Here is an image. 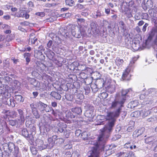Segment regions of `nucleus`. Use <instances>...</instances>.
Returning a JSON list of instances; mask_svg holds the SVG:
<instances>
[{"mask_svg": "<svg viewBox=\"0 0 157 157\" xmlns=\"http://www.w3.org/2000/svg\"><path fill=\"white\" fill-rule=\"evenodd\" d=\"M47 57L51 60L52 59L55 55V53L54 52L49 50L48 51L46 54Z\"/></svg>", "mask_w": 157, "mask_h": 157, "instance_id": "nucleus-20", "label": "nucleus"}, {"mask_svg": "<svg viewBox=\"0 0 157 157\" xmlns=\"http://www.w3.org/2000/svg\"><path fill=\"white\" fill-rule=\"evenodd\" d=\"M70 132L65 130L63 132V135L67 138H68L69 136Z\"/></svg>", "mask_w": 157, "mask_h": 157, "instance_id": "nucleus-42", "label": "nucleus"}, {"mask_svg": "<svg viewBox=\"0 0 157 157\" xmlns=\"http://www.w3.org/2000/svg\"><path fill=\"white\" fill-rule=\"evenodd\" d=\"M100 96L103 99H105L107 97L108 94L106 93L103 92L100 94Z\"/></svg>", "mask_w": 157, "mask_h": 157, "instance_id": "nucleus-47", "label": "nucleus"}, {"mask_svg": "<svg viewBox=\"0 0 157 157\" xmlns=\"http://www.w3.org/2000/svg\"><path fill=\"white\" fill-rule=\"evenodd\" d=\"M125 99L124 97H120L119 98H117L112 103L111 107L112 108H117L115 111L113 112L108 113L106 118L109 121V122L106 125L108 126V128L105 129V132H109L112 130L113 127L114 125L116 118L118 117L121 110V107H123V105L125 101Z\"/></svg>", "mask_w": 157, "mask_h": 157, "instance_id": "nucleus-2", "label": "nucleus"}, {"mask_svg": "<svg viewBox=\"0 0 157 157\" xmlns=\"http://www.w3.org/2000/svg\"><path fill=\"white\" fill-rule=\"evenodd\" d=\"M48 144L47 143H44L43 140H40L38 145V149L41 151L48 147Z\"/></svg>", "mask_w": 157, "mask_h": 157, "instance_id": "nucleus-7", "label": "nucleus"}, {"mask_svg": "<svg viewBox=\"0 0 157 157\" xmlns=\"http://www.w3.org/2000/svg\"><path fill=\"white\" fill-rule=\"evenodd\" d=\"M32 112L34 115L36 117V118L38 119L40 117V115L38 114L36 110H33Z\"/></svg>", "mask_w": 157, "mask_h": 157, "instance_id": "nucleus-43", "label": "nucleus"}, {"mask_svg": "<svg viewBox=\"0 0 157 157\" xmlns=\"http://www.w3.org/2000/svg\"><path fill=\"white\" fill-rule=\"evenodd\" d=\"M134 155V154L132 151H129L128 152H125L124 156L125 157H130L131 156Z\"/></svg>", "mask_w": 157, "mask_h": 157, "instance_id": "nucleus-32", "label": "nucleus"}, {"mask_svg": "<svg viewBox=\"0 0 157 157\" xmlns=\"http://www.w3.org/2000/svg\"><path fill=\"white\" fill-rule=\"evenodd\" d=\"M21 135L28 139L32 141L34 140L33 135L32 134H29L26 128H23L21 131Z\"/></svg>", "mask_w": 157, "mask_h": 157, "instance_id": "nucleus-5", "label": "nucleus"}, {"mask_svg": "<svg viewBox=\"0 0 157 157\" xmlns=\"http://www.w3.org/2000/svg\"><path fill=\"white\" fill-rule=\"evenodd\" d=\"M140 41L138 40H135L134 42H133L132 47V48L135 51H137L140 47Z\"/></svg>", "mask_w": 157, "mask_h": 157, "instance_id": "nucleus-11", "label": "nucleus"}, {"mask_svg": "<svg viewBox=\"0 0 157 157\" xmlns=\"http://www.w3.org/2000/svg\"><path fill=\"white\" fill-rule=\"evenodd\" d=\"M138 104V103L137 101H131L128 104V107L131 109L133 108L136 107Z\"/></svg>", "mask_w": 157, "mask_h": 157, "instance_id": "nucleus-21", "label": "nucleus"}, {"mask_svg": "<svg viewBox=\"0 0 157 157\" xmlns=\"http://www.w3.org/2000/svg\"><path fill=\"white\" fill-rule=\"evenodd\" d=\"M124 62V60L123 59H121L117 57L116 60V63L117 65L119 67H121Z\"/></svg>", "mask_w": 157, "mask_h": 157, "instance_id": "nucleus-22", "label": "nucleus"}, {"mask_svg": "<svg viewBox=\"0 0 157 157\" xmlns=\"http://www.w3.org/2000/svg\"><path fill=\"white\" fill-rule=\"evenodd\" d=\"M74 1L72 0H66L65 1L66 4L71 6L74 5Z\"/></svg>", "mask_w": 157, "mask_h": 157, "instance_id": "nucleus-30", "label": "nucleus"}, {"mask_svg": "<svg viewBox=\"0 0 157 157\" xmlns=\"http://www.w3.org/2000/svg\"><path fill=\"white\" fill-rule=\"evenodd\" d=\"M30 150L32 153L33 155H36L37 153V151L35 148L34 147H32L30 148Z\"/></svg>", "mask_w": 157, "mask_h": 157, "instance_id": "nucleus-40", "label": "nucleus"}, {"mask_svg": "<svg viewBox=\"0 0 157 157\" xmlns=\"http://www.w3.org/2000/svg\"><path fill=\"white\" fill-rule=\"evenodd\" d=\"M15 99L17 101L18 103L22 102L23 101L22 97L21 95H15Z\"/></svg>", "mask_w": 157, "mask_h": 157, "instance_id": "nucleus-25", "label": "nucleus"}, {"mask_svg": "<svg viewBox=\"0 0 157 157\" xmlns=\"http://www.w3.org/2000/svg\"><path fill=\"white\" fill-rule=\"evenodd\" d=\"M10 115L12 116L13 117H15L17 115V113L15 111H12L10 112Z\"/></svg>", "mask_w": 157, "mask_h": 157, "instance_id": "nucleus-50", "label": "nucleus"}, {"mask_svg": "<svg viewBox=\"0 0 157 157\" xmlns=\"http://www.w3.org/2000/svg\"><path fill=\"white\" fill-rule=\"evenodd\" d=\"M63 153L64 154H65L66 156H67V157H70V156L71 155V152H70L69 151H63Z\"/></svg>", "mask_w": 157, "mask_h": 157, "instance_id": "nucleus-55", "label": "nucleus"}, {"mask_svg": "<svg viewBox=\"0 0 157 157\" xmlns=\"http://www.w3.org/2000/svg\"><path fill=\"white\" fill-rule=\"evenodd\" d=\"M148 25V24L147 23H146L143 26L142 29V31L143 32H145L146 31L147 27Z\"/></svg>", "mask_w": 157, "mask_h": 157, "instance_id": "nucleus-59", "label": "nucleus"}, {"mask_svg": "<svg viewBox=\"0 0 157 157\" xmlns=\"http://www.w3.org/2000/svg\"><path fill=\"white\" fill-rule=\"evenodd\" d=\"M24 14H23V16L22 17H25L26 19L29 18V15L24 10Z\"/></svg>", "mask_w": 157, "mask_h": 157, "instance_id": "nucleus-53", "label": "nucleus"}, {"mask_svg": "<svg viewBox=\"0 0 157 157\" xmlns=\"http://www.w3.org/2000/svg\"><path fill=\"white\" fill-rule=\"evenodd\" d=\"M48 140L49 143V144H48V148H52L54 145L55 141L52 137L49 138Z\"/></svg>", "mask_w": 157, "mask_h": 157, "instance_id": "nucleus-19", "label": "nucleus"}, {"mask_svg": "<svg viewBox=\"0 0 157 157\" xmlns=\"http://www.w3.org/2000/svg\"><path fill=\"white\" fill-rule=\"evenodd\" d=\"M151 111L149 110L143 109L141 110V116L145 118L150 114Z\"/></svg>", "mask_w": 157, "mask_h": 157, "instance_id": "nucleus-16", "label": "nucleus"}, {"mask_svg": "<svg viewBox=\"0 0 157 157\" xmlns=\"http://www.w3.org/2000/svg\"><path fill=\"white\" fill-rule=\"evenodd\" d=\"M70 157H80L79 151H74L71 154Z\"/></svg>", "mask_w": 157, "mask_h": 157, "instance_id": "nucleus-26", "label": "nucleus"}, {"mask_svg": "<svg viewBox=\"0 0 157 157\" xmlns=\"http://www.w3.org/2000/svg\"><path fill=\"white\" fill-rule=\"evenodd\" d=\"M114 87L113 86L112 87H109L108 88V90L109 92H110L111 93H113L115 91Z\"/></svg>", "mask_w": 157, "mask_h": 157, "instance_id": "nucleus-56", "label": "nucleus"}, {"mask_svg": "<svg viewBox=\"0 0 157 157\" xmlns=\"http://www.w3.org/2000/svg\"><path fill=\"white\" fill-rule=\"evenodd\" d=\"M35 14L40 17H43L45 15V13L44 12H37L35 13Z\"/></svg>", "mask_w": 157, "mask_h": 157, "instance_id": "nucleus-57", "label": "nucleus"}, {"mask_svg": "<svg viewBox=\"0 0 157 157\" xmlns=\"http://www.w3.org/2000/svg\"><path fill=\"white\" fill-rule=\"evenodd\" d=\"M110 152H111V151L109 149L108 150H107L106 151V152L105 153V157L106 156H107L108 155H109L111 154L112 153H111Z\"/></svg>", "mask_w": 157, "mask_h": 157, "instance_id": "nucleus-62", "label": "nucleus"}, {"mask_svg": "<svg viewBox=\"0 0 157 157\" xmlns=\"http://www.w3.org/2000/svg\"><path fill=\"white\" fill-rule=\"evenodd\" d=\"M156 119L155 117L154 116L151 117L147 119V121L148 122H153Z\"/></svg>", "mask_w": 157, "mask_h": 157, "instance_id": "nucleus-48", "label": "nucleus"}, {"mask_svg": "<svg viewBox=\"0 0 157 157\" xmlns=\"http://www.w3.org/2000/svg\"><path fill=\"white\" fill-rule=\"evenodd\" d=\"M144 127H142L138 130L136 132V131L134 133H136V136L138 137L139 136L142 135L144 132Z\"/></svg>", "mask_w": 157, "mask_h": 157, "instance_id": "nucleus-23", "label": "nucleus"}, {"mask_svg": "<svg viewBox=\"0 0 157 157\" xmlns=\"http://www.w3.org/2000/svg\"><path fill=\"white\" fill-rule=\"evenodd\" d=\"M119 25L120 27L122 29H125V24L123 21H120L119 23Z\"/></svg>", "mask_w": 157, "mask_h": 157, "instance_id": "nucleus-36", "label": "nucleus"}, {"mask_svg": "<svg viewBox=\"0 0 157 157\" xmlns=\"http://www.w3.org/2000/svg\"><path fill=\"white\" fill-rule=\"evenodd\" d=\"M153 137H149L146 139L145 140V142L147 144H152V145H153V144L155 142V140H153Z\"/></svg>", "mask_w": 157, "mask_h": 157, "instance_id": "nucleus-24", "label": "nucleus"}, {"mask_svg": "<svg viewBox=\"0 0 157 157\" xmlns=\"http://www.w3.org/2000/svg\"><path fill=\"white\" fill-rule=\"evenodd\" d=\"M108 128V126L106 125L102 130H101V133L99 136L98 141H90L89 144L93 146L91 147L92 150L90 151V155L88 157H98L100 151L104 150L105 147V143L109 137L110 133L112 130L109 132H105V129Z\"/></svg>", "mask_w": 157, "mask_h": 157, "instance_id": "nucleus-1", "label": "nucleus"}, {"mask_svg": "<svg viewBox=\"0 0 157 157\" xmlns=\"http://www.w3.org/2000/svg\"><path fill=\"white\" fill-rule=\"evenodd\" d=\"M6 90L4 88V86L0 87V94L4 95L6 93Z\"/></svg>", "mask_w": 157, "mask_h": 157, "instance_id": "nucleus-34", "label": "nucleus"}, {"mask_svg": "<svg viewBox=\"0 0 157 157\" xmlns=\"http://www.w3.org/2000/svg\"><path fill=\"white\" fill-rule=\"evenodd\" d=\"M58 126L59 127L58 128L57 130L60 133H62L65 130L63 129V127L61 125V124H58Z\"/></svg>", "mask_w": 157, "mask_h": 157, "instance_id": "nucleus-33", "label": "nucleus"}, {"mask_svg": "<svg viewBox=\"0 0 157 157\" xmlns=\"http://www.w3.org/2000/svg\"><path fill=\"white\" fill-rule=\"evenodd\" d=\"M91 88L93 91L96 92L98 91V89L97 87V85L94 84L91 86Z\"/></svg>", "mask_w": 157, "mask_h": 157, "instance_id": "nucleus-51", "label": "nucleus"}, {"mask_svg": "<svg viewBox=\"0 0 157 157\" xmlns=\"http://www.w3.org/2000/svg\"><path fill=\"white\" fill-rule=\"evenodd\" d=\"M71 111L74 113L78 115L81 114L82 110L80 107L73 108L71 109Z\"/></svg>", "mask_w": 157, "mask_h": 157, "instance_id": "nucleus-13", "label": "nucleus"}, {"mask_svg": "<svg viewBox=\"0 0 157 157\" xmlns=\"http://www.w3.org/2000/svg\"><path fill=\"white\" fill-rule=\"evenodd\" d=\"M45 50L44 48L42 45H40L38 48V51L39 52L42 53V52H44Z\"/></svg>", "mask_w": 157, "mask_h": 157, "instance_id": "nucleus-45", "label": "nucleus"}, {"mask_svg": "<svg viewBox=\"0 0 157 157\" xmlns=\"http://www.w3.org/2000/svg\"><path fill=\"white\" fill-rule=\"evenodd\" d=\"M128 91H128V89L122 90V92H121L122 96L121 97H124V99H125V97L124 96L126 95L128 93Z\"/></svg>", "mask_w": 157, "mask_h": 157, "instance_id": "nucleus-39", "label": "nucleus"}, {"mask_svg": "<svg viewBox=\"0 0 157 157\" xmlns=\"http://www.w3.org/2000/svg\"><path fill=\"white\" fill-rule=\"evenodd\" d=\"M13 155L15 157H20L21 156V154L19 151L18 147H16L15 148L13 152Z\"/></svg>", "mask_w": 157, "mask_h": 157, "instance_id": "nucleus-18", "label": "nucleus"}, {"mask_svg": "<svg viewBox=\"0 0 157 157\" xmlns=\"http://www.w3.org/2000/svg\"><path fill=\"white\" fill-rule=\"evenodd\" d=\"M5 101L4 103L9 106H11L13 107L15 106V104L13 99H9L7 98H4Z\"/></svg>", "mask_w": 157, "mask_h": 157, "instance_id": "nucleus-9", "label": "nucleus"}, {"mask_svg": "<svg viewBox=\"0 0 157 157\" xmlns=\"http://www.w3.org/2000/svg\"><path fill=\"white\" fill-rule=\"evenodd\" d=\"M82 131L80 129L76 130L75 132V134L77 136H78L81 134Z\"/></svg>", "mask_w": 157, "mask_h": 157, "instance_id": "nucleus-49", "label": "nucleus"}, {"mask_svg": "<svg viewBox=\"0 0 157 157\" xmlns=\"http://www.w3.org/2000/svg\"><path fill=\"white\" fill-rule=\"evenodd\" d=\"M52 44V40H49L47 44V47L50 48Z\"/></svg>", "mask_w": 157, "mask_h": 157, "instance_id": "nucleus-63", "label": "nucleus"}, {"mask_svg": "<svg viewBox=\"0 0 157 157\" xmlns=\"http://www.w3.org/2000/svg\"><path fill=\"white\" fill-rule=\"evenodd\" d=\"M32 82L31 83L35 86H37V84H38V82L36 81L35 79H32L31 80Z\"/></svg>", "mask_w": 157, "mask_h": 157, "instance_id": "nucleus-44", "label": "nucleus"}, {"mask_svg": "<svg viewBox=\"0 0 157 157\" xmlns=\"http://www.w3.org/2000/svg\"><path fill=\"white\" fill-rule=\"evenodd\" d=\"M9 124L12 126L15 125L17 123V121L16 120H10L9 121Z\"/></svg>", "mask_w": 157, "mask_h": 157, "instance_id": "nucleus-35", "label": "nucleus"}, {"mask_svg": "<svg viewBox=\"0 0 157 157\" xmlns=\"http://www.w3.org/2000/svg\"><path fill=\"white\" fill-rule=\"evenodd\" d=\"M20 24L22 26H28L29 25V22L27 21H24L23 22L20 23Z\"/></svg>", "mask_w": 157, "mask_h": 157, "instance_id": "nucleus-58", "label": "nucleus"}, {"mask_svg": "<svg viewBox=\"0 0 157 157\" xmlns=\"http://www.w3.org/2000/svg\"><path fill=\"white\" fill-rule=\"evenodd\" d=\"M130 69L127 68L123 72L122 75V79L124 80H129L130 79L131 75L129 73Z\"/></svg>", "mask_w": 157, "mask_h": 157, "instance_id": "nucleus-6", "label": "nucleus"}, {"mask_svg": "<svg viewBox=\"0 0 157 157\" xmlns=\"http://www.w3.org/2000/svg\"><path fill=\"white\" fill-rule=\"evenodd\" d=\"M66 116L68 119L72 118L75 117V116L70 111H67L66 112Z\"/></svg>", "mask_w": 157, "mask_h": 157, "instance_id": "nucleus-27", "label": "nucleus"}, {"mask_svg": "<svg viewBox=\"0 0 157 157\" xmlns=\"http://www.w3.org/2000/svg\"><path fill=\"white\" fill-rule=\"evenodd\" d=\"M64 36L66 38H69L70 39L71 38V34L69 32H66L64 35Z\"/></svg>", "mask_w": 157, "mask_h": 157, "instance_id": "nucleus-52", "label": "nucleus"}, {"mask_svg": "<svg viewBox=\"0 0 157 157\" xmlns=\"http://www.w3.org/2000/svg\"><path fill=\"white\" fill-rule=\"evenodd\" d=\"M24 11L23 10H20L16 13V16L18 17H22L24 13Z\"/></svg>", "mask_w": 157, "mask_h": 157, "instance_id": "nucleus-31", "label": "nucleus"}, {"mask_svg": "<svg viewBox=\"0 0 157 157\" xmlns=\"http://www.w3.org/2000/svg\"><path fill=\"white\" fill-rule=\"evenodd\" d=\"M37 40V38L35 37L34 33H32L30 35L29 39V43L31 44H35L36 41Z\"/></svg>", "mask_w": 157, "mask_h": 157, "instance_id": "nucleus-12", "label": "nucleus"}, {"mask_svg": "<svg viewBox=\"0 0 157 157\" xmlns=\"http://www.w3.org/2000/svg\"><path fill=\"white\" fill-rule=\"evenodd\" d=\"M51 95L57 100H60L61 96L59 93L55 91L52 92L50 94Z\"/></svg>", "mask_w": 157, "mask_h": 157, "instance_id": "nucleus-15", "label": "nucleus"}, {"mask_svg": "<svg viewBox=\"0 0 157 157\" xmlns=\"http://www.w3.org/2000/svg\"><path fill=\"white\" fill-rule=\"evenodd\" d=\"M37 106L38 109L42 113H43L44 111H45L46 112H49L52 109L51 107H49L47 105L41 101L37 102Z\"/></svg>", "mask_w": 157, "mask_h": 157, "instance_id": "nucleus-4", "label": "nucleus"}, {"mask_svg": "<svg viewBox=\"0 0 157 157\" xmlns=\"http://www.w3.org/2000/svg\"><path fill=\"white\" fill-rule=\"evenodd\" d=\"M121 136L120 135L117 134L114 135L112 138L113 140H116L121 138Z\"/></svg>", "mask_w": 157, "mask_h": 157, "instance_id": "nucleus-46", "label": "nucleus"}, {"mask_svg": "<svg viewBox=\"0 0 157 157\" xmlns=\"http://www.w3.org/2000/svg\"><path fill=\"white\" fill-rule=\"evenodd\" d=\"M0 27L5 29H10V27L9 25H8L3 24L1 22H0Z\"/></svg>", "mask_w": 157, "mask_h": 157, "instance_id": "nucleus-28", "label": "nucleus"}, {"mask_svg": "<svg viewBox=\"0 0 157 157\" xmlns=\"http://www.w3.org/2000/svg\"><path fill=\"white\" fill-rule=\"evenodd\" d=\"M85 27L81 25L79 26H72L71 32L72 36L78 38H80L81 36L84 35L85 33Z\"/></svg>", "mask_w": 157, "mask_h": 157, "instance_id": "nucleus-3", "label": "nucleus"}, {"mask_svg": "<svg viewBox=\"0 0 157 157\" xmlns=\"http://www.w3.org/2000/svg\"><path fill=\"white\" fill-rule=\"evenodd\" d=\"M141 111H136L134 112L133 113V116L135 117H138L141 116Z\"/></svg>", "mask_w": 157, "mask_h": 157, "instance_id": "nucleus-29", "label": "nucleus"}, {"mask_svg": "<svg viewBox=\"0 0 157 157\" xmlns=\"http://www.w3.org/2000/svg\"><path fill=\"white\" fill-rule=\"evenodd\" d=\"M89 133L87 132L84 131L81 135V138L84 140H87L89 138Z\"/></svg>", "mask_w": 157, "mask_h": 157, "instance_id": "nucleus-17", "label": "nucleus"}, {"mask_svg": "<svg viewBox=\"0 0 157 157\" xmlns=\"http://www.w3.org/2000/svg\"><path fill=\"white\" fill-rule=\"evenodd\" d=\"M30 107L32 109V110H36V109L37 108V102L35 103H32L30 105Z\"/></svg>", "mask_w": 157, "mask_h": 157, "instance_id": "nucleus-37", "label": "nucleus"}, {"mask_svg": "<svg viewBox=\"0 0 157 157\" xmlns=\"http://www.w3.org/2000/svg\"><path fill=\"white\" fill-rule=\"evenodd\" d=\"M7 147H8V149L7 151L8 152L11 153L13 149L14 148V149L16 147L15 146L14 144L10 142L8 143V144H6Z\"/></svg>", "mask_w": 157, "mask_h": 157, "instance_id": "nucleus-14", "label": "nucleus"}, {"mask_svg": "<svg viewBox=\"0 0 157 157\" xmlns=\"http://www.w3.org/2000/svg\"><path fill=\"white\" fill-rule=\"evenodd\" d=\"M5 79L7 82H10L12 80V79L11 78L7 76L5 77Z\"/></svg>", "mask_w": 157, "mask_h": 157, "instance_id": "nucleus-64", "label": "nucleus"}, {"mask_svg": "<svg viewBox=\"0 0 157 157\" xmlns=\"http://www.w3.org/2000/svg\"><path fill=\"white\" fill-rule=\"evenodd\" d=\"M72 145L70 144H68L66 145H65L64 147V148L65 150H67V149H70L72 148Z\"/></svg>", "mask_w": 157, "mask_h": 157, "instance_id": "nucleus-54", "label": "nucleus"}, {"mask_svg": "<svg viewBox=\"0 0 157 157\" xmlns=\"http://www.w3.org/2000/svg\"><path fill=\"white\" fill-rule=\"evenodd\" d=\"M45 128L46 129V131L47 132H49L50 129L51 128V127H50L49 126L47 125H46L45 126Z\"/></svg>", "mask_w": 157, "mask_h": 157, "instance_id": "nucleus-61", "label": "nucleus"}, {"mask_svg": "<svg viewBox=\"0 0 157 157\" xmlns=\"http://www.w3.org/2000/svg\"><path fill=\"white\" fill-rule=\"evenodd\" d=\"M14 38V36L12 34L8 35L7 36V40L8 41H10L12 40Z\"/></svg>", "mask_w": 157, "mask_h": 157, "instance_id": "nucleus-41", "label": "nucleus"}, {"mask_svg": "<svg viewBox=\"0 0 157 157\" xmlns=\"http://www.w3.org/2000/svg\"><path fill=\"white\" fill-rule=\"evenodd\" d=\"M147 96H146L144 94H142L140 96V99L143 100L145 99V100H146V98L147 97Z\"/></svg>", "mask_w": 157, "mask_h": 157, "instance_id": "nucleus-60", "label": "nucleus"}, {"mask_svg": "<svg viewBox=\"0 0 157 157\" xmlns=\"http://www.w3.org/2000/svg\"><path fill=\"white\" fill-rule=\"evenodd\" d=\"M17 111L19 114L18 121L21 123L24 122L25 121V117L23 110L21 109H19L17 110Z\"/></svg>", "mask_w": 157, "mask_h": 157, "instance_id": "nucleus-10", "label": "nucleus"}, {"mask_svg": "<svg viewBox=\"0 0 157 157\" xmlns=\"http://www.w3.org/2000/svg\"><path fill=\"white\" fill-rule=\"evenodd\" d=\"M94 109L93 107H90L89 109L86 110L85 113V116L86 117L90 118H93L94 116L93 115V112Z\"/></svg>", "mask_w": 157, "mask_h": 157, "instance_id": "nucleus-8", "label": "nucleus"}, {"mask_svg": "<svg viewBox=\"0 0 157 157\" xmlns=\"http://www.w3.org/2000/svg\"><path fill=\"white\" fill-rule=\"evenodd\" d=\"M131 143L128 142V143H126L124 144V147L126 148H130L131 149L133 148L131 144Z\"/></svg>", "mask_w": 157, "mask_h": 157, "instance_id": "nucleus-38", "label": "nucleus"}]
</instances>
